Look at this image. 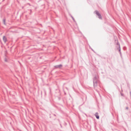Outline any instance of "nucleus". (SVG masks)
<instances>
[{
  "mask_svg": "<svg viewBox=\"0 0 131 131\" xmlns=\"http://www.w3.org/2000/svg\"><path fill=\"white\" fill-rule=\"evenodd\" d=\"M95 13L96 14L99 16V18L100 19H101L102 18L100 14L99 13V12L97 10L95 11Z\"/></svg>",
  "mask_w": 131,
  "mask_h": 131,
  "instance_id": "f257e3e1",
  "label": "nucleus"
},
{
  "mask_svg": "<svg viewBox=\"0 0 131 131\" xmlns=\"http://www.w3.org/2000/svg\"><path fill=\"white\" fill-rule=\"evenodd\" d=\"M62 67V65L61 64H60L59 65H57L55 66V67L56 68H60Z\"/></svg>",
  "mask_w": 131,
  "mask_h": 131,
  "instance_id": "f03ea898",
  "label": "nucleus"
},
{
  "mask_svg": "<svg viewBox=\"0 0 131 131\" xmlns=\"http://www.w3.org/2000/svg\"><path fill=\"white\" fill-rule=\"evenodd\" d=\"M98 76L96 75H95L93 79V80H98Z\"/></svg>",
  "mask_w": 131,
  "mask_h": 131,
  "instance_id": "7ed1b4c3",
  "label": "nucleus"
},
{
  "mask_svg": "<svg viewBox=\"0 0 131 131\" xmlns=\"http://www.w3.org/2000/svg\"><path fill=\"white\" fill-rule=\"evenodd\" d=\"M98 113L97 112H96L95 113V115L96 116V118L97 119H99V115H98Z\"/></svg>",
  "mask_w": 131,
  "mask_h": 131,
  "instance_id": "20e7f679",
  "label": "nucleus"
},
{
  "mask_svg": "<svg viewBox=\"0 0 131 131\" xmlns=\"http://www.w3.org/2000/svg\"><path fill=\"white\" fill-rule=\"evenodd\" d=\"M3 40L4 41L5 43L6 41H7V39H6V37L5 36H4L3 37Z\"/></svg>",
  "mask_w": 131,
  "mask_h": 131,
  "instance_id": "39448f33",
  "label": "nucleus"
},
{
  "mask_svg": "<svg viewBox=\"0 0 131 131\" xmlns=\"http://www.w3.org/2000/svg\"><path fill=\"white\" fill-rule=\"evenodd\" d=\"M94 83V88H95L96 87L97 85V84L95 82H94L93 83Z\"/></svg>",
  "mask_w": 131,
  "mask_h": 131,
  "instance_id": "423d86ee",
  "label": "nucleus"
},
{
  "mask_svg": "<svg viewBox=\"0 0 131 131\" xmlns=\"http://www.w3.org/2000/svg\"><path fill=\"white\" fill-rule=\"evenodd\" d=\"M93 83H94V82H95L97 84L98 83V80H93Z\"/></svg>",
  "mask_w": 131,
  "mask_h": 131,
  "instance_id": "0eeeda50",
  "label": "nucleus"
},
{
  "mask_svg": "<svg viewBox=\"0 0 131 131\" xmlns=\"http://www.w3.org/2000/svg\"><path fill=\"white\" fill-rule=\"evenodd\" d=\"M118 43H117V45H119V52H120H120V51H121V49H120V45L119 44H118Z\"/></svg>",
  "mask_w": 131,
  "mask_h": 131,
  "instance_id": "6e6552de",
  "label": "nucleus"
},
{
  "mask_svg": "<svg viewBox=\"0 0 131 131\" xmlns=\"http://www.w3.org/2000/svg\"><path fill=\"white\" fill-rule=\"evenodd\" d=\"M3 23L5 25V19H4L3 20Z\"/></svg>",
  "mask_w": 131,
  "mask_h": 131,
  "instance_id": "1a4fd4ad",
  "label": "nucleus"
},
{
  "mask_svg": "<svg viewBox=\"0 0 131 131\" xmlns=\"http://www.w3.org/2000/svg\"><path fill=\"white\" fill-rule=\"evenodd\" d=\"M71 17H72V19H73V20H74V18L73 17H72V16H71Z\"/></svg>",
  "mask_w": 131,
  "mask_h": 131,
  "instance_id": "9d476101",
  "label": "nucleus"
},
{
  "mask_svg": "<svg viewBox=\"0 0 131 131\" xmlns=\"http://www.w3.org/2000/svg\"><path fill=\"white\" fill-rule=\"evenodd\" d=\"M5 60L6 62H7V61L6 59V58L5 59Z\"/></svg>",
  "mask_w": 131,
  "mask_h": 131,
  "instance_id": "9b49d317",
  "label": "nucleus"
},
{
  "mask_svg": "<svg viewBox=\"0 0 131 131\" xmlns=\"http://www.w3.org/2000/svg\"><path fill=\"white\" fill-rule=\"evenodd\" d=\"M121 95L122 96H123V94L122 93H121Z\"/></svg>",
  "mask_w": 131,
  "mask_h": 131,
  "instance_id": "f8f14e48",
  "label": "nucleus"
},
{
  "mask_svg": "<svg viewBox=\"0 0 131 131\" xmlns=\"http://www.w3.org/2000/svg\"><path fill=\"white\" fill-rule=\"evenodd\" d=\"M126 109H128V107H126Z\"/></svg>",
  "mask_w": 131,
  "mask_h": 131,
  "instance_id": "ddd939ff",
  "label": "nucleus"
}]
</instances>
